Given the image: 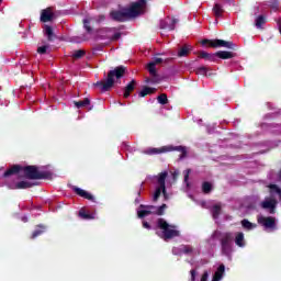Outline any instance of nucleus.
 <instances>
[{"mask_svg":"<svg viewBox=\"0 0 281 281\" xmlns=\"http://www.w3.org/2000/svg\"><path fill=\"white\" fill-rule=\"evenodd\" d=\"M144 5H146V0H138L123 11H111L110 19H112V21H116L117 23H124V21H128V19H135V16H139L142 10H144Z\"/></svg>","mask_w":281,"mask_h":281,"instance_id":"nucleus-1","label":"nucleus"},{"mask_svg":"<svg viewBox=\"0 0 281 281\" xmlns=\"http://www.w3.org/2000/svg\"><path fill=\"white\" fill-rule=\"evenodd\" d=\"M126 75V66H117L113 70L108 72L105 80L97 81L94 87H99L102 93H106V91H111L116 82H120L122 78Z\"/></svg>","mask_w":281,"mask_h":281,"instance_id":"nucleus-2","label":"nucleus"},{"mask_svg":"<svg viewBox=\"0 0 281 281\" xmlns=\"http://www.w3.org/2000/svg\"><path fill=\"white\" fill-rule=\"evenodd\" d=\"M22 172L25 179H30L32 181L52 178V173L49 171H40L38 167L34 165L22 167Z\"/></svg>","mask_w":281,"mask_h":281,"instance_id":"nucleus-3","label":"nucleus"},{"mask_svg":"<svg viewBox=\"0 0 281 281\" xmlns=\"http://www.w3.org/2000/svg\"><path fill=\"white\" fill-rule=\"evenodd\" d=\"M157 227L162 231L161 238L164 240H170L180 236L179 231L176 229L177 226L168 224L164 218L157 220Z\"/></svg>","mask_w":281,"mask_h":281,"instance_id":"nucleus-4","label":"nucleus"},{"mask_svg":"<svg viewBox=\"0 0 281 281\" xmlns=\"http://www.w3.org/2000/svg\"><path fill=\"white\" fill-rule=\"evenodd\" d=\"M169 150H177L180 154V159L188 157V149L184 146L176 147H161V148H149L144 151L145 155H161V153H168Z\"/></svg>","mask_w":281,"mask_h":281,"instance_id":"nucleus-5","label":"nucleus"},{"mask_svg":"<svg viewBox=\"0 0 281 281\" xmlns=\"http://www.w3.org/2000/svg\"><path fill=\"white\" fill-rule=\"evenodd\" d=\"M202 45H209V47H213L214 49L218 47H225L226 49H233L236 52L237 46L234 42H227L225 40H202Z\"/></svg>","mask_w":281,"mask_h":281,"instance_id":"nucleus-6","label":"nucleus"},{"mask_svg":"<svg viewBox=\"0 0 281 281\" xmlns=\"http://www.w3.org/2000/svg\"><path fill=\"white\" fill-rule=\"evenodd\" d=\"M232 243H234V233H225L221 238L222 254L224 256L232 255Z\"/></svg>","mask_w":281,"mask_h":281,"instance_id":"nucleus-7","label":"nucleus"},{"mask_svg":"<svg viewBox=\"0 0 281 281\" xmlns=\"http://www.w3.org/2000/svg\"><path fill=\"white\" fill-rule=\"evenodd\" d=\"M177 23H179V19L172 18H167L165 20H160L159 22V29L160 30H169V32L175 31V27H177Z\"/></svg>","mask_w":281,"mask_h":281,"instance_id":"nucleus-8","label":"nucleus"},{"mask_svg":"<svg viewBox=\"0 0 281 281\" xmlns=\"http://www.w3.org/2000/svg\"><path fill=\"white\" fill-rule=\"evenodd\" d=\"M257 222L259 223V225H262V227H265L266 229H276V217L259 216L257 218Z\"/></svg>","mask_w":281,"mask_h":281,"instance_id":"nucleus-9","label":"nucleus"},{"mask_svg":"<svg viewBox=\"0 0 281 281\" xmlns=\"http://www.w3.org/2000/svg\"><path fill=\"white\" fill-rule=\"evenodd\" d=\"M41 22L42 23H49L50 21L56 19V14H54V11L50 7L43 9L41 11Z\"/></svg>","mask_w":281,"mask_h":281,"instance_id":"nucleus-10","label":"nucleus"},{"mask_svg":"<svg viewBox=\"0 0 281 281\" xmlns=\"http://www.w3.org/2000/svg\"><path fill=\"white\" fill-rule=\"evenodd\" d=\"M21 172H23V166L12 165L9 169L4 171L3 178L8 179L10 177H14V175H21Z\"/></svg>","mask_w":281,"mask_h":281,"instance_id":"nucleus-11","label":"nucleus"},{"mask_svg":"<svg viewBox=\"0 0 281 281\" xmlns=\"http://www.w3.org/2000/svg\"><path fill=\"white\" fill-rule=\"evenodd\" d=\"M34 186H38L36 182H30V181H20L15 184L9 186L10 190H27L30 188H34Z\"/></svg>","mask_w":281,"mask_h":281,"instance_id":"nucleus-12","label":"nucleus"},{"mask_svg":"<svg viewBox=\"0 0 281 281\" xmlns=\"http://www.w3.org/2000/svg\"><path fill=\"white\" fill-rule=\"evenodd\" d=\"M135 87H137V81L135 79H133L132 81H130L126 85V87H124L123 98H125V99L131 98V93H133V91H135Z\"/></svg>","mask_w":281,"mask_h":281,"instance_id":"nucleus-13","label":"nucleus"},{"mask_svg":"<svg viewBox=\"0 0 281 281\" xmlns=\"http://www.w3.org/2000/svg\"><path fill=\"white\" fill-rule=\"evenodd\" d=\"M157 66L155 64H153V61H150L147 65V70L149 71L153 80L151 82H161V79L159 78V75L157 74Z\"/></svg>","mask_w":281,"mask_h":281,"instance_id":"nucleus-14","label":"nucleus"},{"mask_svg":"<svg viewBox=\"0 0 281 281\" xmlns=\"http://www.w3.org/2000/svg\"><path fill=\"white\" fill-rule=\"evenodd\" d=\"M74 192L76 194H78V196H81L82 199H87L88 201L95 202V198H93V195L91 193L87 192L86 190H82L78 187H74Z\"/></svg>","mask_w":281,"mask_h":281,"instance_id":"nucleus-15","label":"nucleus"},{"mask_svg":"<svg viewBox=\"0 0 281 281\" xmlns=\"http://www.w3.org/2000/svg\"><path fill=\"white\" fill-rule=\"evenodd\" d=\"M192 45L184 44L180 49L178 50V58H186L190 56V53L192 52Z\"/></svg>","mask_w":281,"mask_h":281,"instance_id":"nucleus-16","label":"nucleus"},{"mask_svg":"<svg viewBox=\"0 0 281 281\" xmlns=\"http://www.w3.org/2000/svg\"><path fill=\"white\" fill-rule=\"evenodd\" d=\"M168 177V171L160 172L158 176V186L162 188V194L166 196V179Z\"/></svg>","mask_w":281,"mask_h":281,"instance_id":"nucleus-17","label":"nucleus"},{"mask_svg":"<svg viewBox=\"0 0 281 281\" xmlns=\"http://www.w3.org/2000/svg\"><path fill=\"white\" fill-rule=\"evenodd\" d=\"M216 56L222 60H229V58H236V53L227 52V50H218L216 52Z\"/></svg>","mask_w":281,"mask_h":281,"instance_id":"nucleus-18","label":"nucleus"},{"mask_svg":"<svg viewBox=\"0 0 281 281\" xmlns=\"http://www.w3.org/2000/svg\"><path fill=\"white\" fill-rule=\"evenodd\" d=\"M44 34L47 37V41H49L50 43L56 41V35L54 33V29L47 24L44 25Z\"/></svg>","mask_w":281,"mask_h":281,"instance_id":"nucleus-19","label":"nucleus"},{"mask_svg":"<svg viewBox=\"0 0 281 281\" xmlns=\"http://www.w3.org/2000/svg\"><path fill=\"white\" fill-rule=\"evenodd\" d=\"M224 273H225V265H220L217 270L213 274L212 281H221V280H223Z\"/></svg>","mask_w":281,"mask_h":281,"instance_id":"nucleus-20","label":"nucleus"},{"mask_svg":"<svg viewBox=\"0 0 281 281\" xmlns=\"http://www.w3.org/2000/svg\"><path fill=\"white\" fill-rule=\"evenodd\" d=\"M276 203H278L276 200L263 201L261 203V207H263V210H271L270 214H273L276 210Z\"/></svg>","mask_w":281,"mask_h":281,"instance_id":"nucleus-21","label":"nucleus"},{"mask_svg":"<svg viewBox=\"0 0 281 281\" xmlns=\"http://www.w3.org/2000/svg\"><path fill=\"white\" fill-rule=\"evenodd\" d=\"M178 249L180 254H184L186 256H192L194 254V247L191 245H180Z\"/></svg>","mask_w":281,"mask_h":281,"instance_id":"nucleus-22","label":"nucleus"},{"mask_svg":"<svg viewBox=\"0 0 281 281\" xmlns=\"http://www.w3.org/2000/svg\"><path fill=\"white\" fill-rule=\"evenodd\" d=\"M45 229H46L45 225H42V224L37 225L36 229L33 232L31 236L32 240H34V238H38V236H42V234H45Z\"/></svg>","mask_w":281,"mask_h":281,"instance_id":"nucleus-23","label":"nucleus"},{"mask_svg":"<svg viewBox=\"0 0 281 281\" xmlns=\"http://www.w3.org/2000/svg\"><path fill=\"white\" fill-rule=\"evenodd\" d=\"M235 245H237V247H245V234L243 232L236 234Z\"/></svg>","mask_w":281,"mask_h":281,"instance_id":"nucleus-24","label":"nucleus"},{"mask_svg":"<svg viewBox=\"0 0 281 281\" xmlns=\"http://www.w3.org/2000/svg\"><path fill=\"white\" fill-rule=\"evenodd\" d=\"M213 12H214V16H216V19H221V16H223V12H225V10L223 9V5L215 3L213 7Z\"/></svg>","mask_w":281,"mask_h":281,"instance_id":"nucleus-25","label":"nucleus"},{"mask_svg":"<svg viewBox=\"0 0 281 281\" xmlns=\"http://www.w3.org/2000/svg\"><path fill=\"white\" fill-rule=\"evenodd\" d=\"M74 104L77 109H85V106H89V104H91V100L89 98H85L82 101H75Z\"/></svg>","mask_w":281,"mask_h":281,"instance_id":"nucleus-26","label":"nucleus"},{"mask_svg":"<svg viewBox=\"0 0 281 281\" xmlns=\"http://www.w3.org/2000/svg\"><path fill=\"white\" fill-rule=\"evenodd\" d=\"M155 93V88L144 87L143 90L138 93L139 98H146V95H150Z\"/></svg>","mask_w":281,"mask_h":281,"instance_id":"nucleus-27","label":"nucleus"},{"mask_svg":"<svg viewBox=\"0 0 281 281\" xmlns=\"http://www.w3.org/2000/svg\"><path fill=\"white\" fill-rule=\"evenodd\" d=\"M267 23V18L265 15H259L255 20L256 27L260 29Z\"/></svg>","mask_w":281,"mask_h":281,"instance_id":"nucleus-28","label":"nucleus"},{"mask_svg":"<svg viewBox=\"0 0 281 281\" xmlns=\"http://www.w3.org/2000/svg\"><path fill=\"white\" fill-rule=\"evenodd\" d=\"M79 216L85 221H93V218H95L93 214L87 213L85 210L79 211Z\"/></svg>","mask_w":281,"mask_h":281,"instance_id":"nucleus-29","label":"nucleus"},{"mask_svg":"<svg viewBox=\"0 0 281 281\" xmlns=\"http://www.w3.org/2000/svg\"><path fill=\"white\" fill-rule=\"evenodd\" d=\"M166 210H168L167 204H162L160 206H156V216H164L166 214Z\"/></svg>","mask_w":281,"mask_h":281,"instance_id":"nucleus-30","label":"nucleus"},{"mask_svg":"<svg viewBox=\"0 0 281 281\" xmlns=\"http://www.w3.org/2000/svg\"><path fill=\"white\" fill-rule=\"evenodd\" d=\"M212 215H213V218H218V216H221V205L218 204L213 205Z\"/></svg>","mask_w":281,"mask_h":281,"instance_id":"nucleus-31","label":"nucleus"},{"mask_svg":"<svg viewBox=\"0 0 281 281\" xmlns=\"http://www.w3.org/2000/svg\"><path fill=\"white\" fill-rule=\"evenodd\" d=\"M202 192L204 194H210V192H212V183L210 182H203L202 183Z\"/></svg>","mask_w":281,"mask_h":281,"instance_id":"nucleus-32","label":"nucleus"},{"mask_svg":"<svg viewBox=\"0 0 281 281\" xmlns=\"http://www.w3.org/2000/svg\"><path fill=\"white\" fill-rule=\"evenodd\" d=\"M140 209L148 210V212H151L150 214H156L157 215V206H155V205L140 204Z\"/></svg>","mask_w":281,"mask_h":281,"instance_id":"nucleus-33","label":"nucleus"},{"mask_svg":"<svg viewBox=\"0 0 281 281\" xmlns=\"http://www.w3.org/2000/svg\"><path fill=\"white\" fill-rule=\"evenodd\" d=\"M150 213H153V211H148V209H145V210L138 211L137 216L138 218H146V216H150Z\"/></svg>","mask_w":281,"mask_h":281,"instance_id":"nucleus-34","label":"nucleus"},{"mask_svg":"<svg viewBox=\"0 0 281 281\" xmlns=\"http://www.w3.org/2000/svg\"><path fill=\"white\" fill-rule=\"evenodd\" d=\"M83 27L88 32V34H91V32H93V29H91V20L85 19L83 20Z\"/></svg>","mask_w":281,"mask_h":281,"instance_id":"nucleus-35","label":"nucleus"},{"mask_svg":"<svg viewBox=\"0 0 281 281\" xmlns=\"http://www.w3.org/2000/svg\"><path fill=\"white\" fill-rule=\"evenodd\" d=\"M207 70H209L207 67L201 66V67L195 69V74L198 76H207Z\"/></svg>","mask_w":281,"mask_h":281,"instance_id":"nucleus-36","label":"nucleus"},{"mask_svg":"<svg viewBox=\"0 0 281 281\" xmlns=\"http://www.w3.org/2000/svg\"><path fill=\"white\" fill-rule=\"evenodd\" d=\"M158 103L159 104H168V94L161 93L160 95L157 97Z\"/></svg>","mask_w":281,"mask_h":281,"instance_id":"nucleus-37","label":"nucleus"},{"mask_svg":"<svg viewBox=\"0 0 281 281\" xmlns=\"http://www.w3.org/2000/svg\"><path fill=\"white\" fill-rule=\"evenodd\" d=\"M241 226L244 227V229H254V227H256V225L249 222V220H243Z\"/></svg>","mask_w":281,"mask_h":281,"instance_id":"nucleus-38","label":"nucleus"},{"mask_svg":"<svg viewBox=\"0 0 281 281\" xmlns=\"http://www.w3.org/2000/svg\"><path fill=\"white\" fill-rule=\"evenodd\" d=\"M269 8H271V10H273V12H278V10L280 8V2H278V0H271L269 2Z\"/></svg>","mask_w":281,"mask_h":281,"instance_id":"nucleus-39","label":"nucleus"},{"mask_svg":"<svg viewBox=\"0 0 281 281\" xmlns=\"http://www.w3.org/2000/svg\"><path fill=\"white\" fill-rule=\"evenodd\" d=\"M87 54V52L82 50V49H78L75 50V53L72 54V58H75V60H78L80 58H82V56H85Z\"/></svg>","mask_w":281,"mask_h":281,"instance_id":"nucleus-40","label":"nucleus"},{"mask_svg":"<svg viewBox=\"0 0 281 281\" xmlns=\"http://www.w3.org/2000/svg\"><path fill=\"white\" fill-rule=\"evenodd\" d=\"M161 192H164V188L158 187L154 193L153 201L156 203V201H159V196H161Z\"/></svg>","mask_w":281,"mask_h":281,"instance_id":"nucleus-41","label":"nucleus"},{"mask_svg":"<svg viewBox=\"0 0 281 281\" xmlns=\"http://www.w3.org/2000/svg\"><path fill=\"white\" fill-rule=\"evenodd\" d=\"M190 172H192L191 169H187V170L183 171V175H184V183H186L187 188L190 187V182H189V180H190Z\"/></svg>","mask_w":281,"mask_h":281,"instance_id":"nucleus-42","label":"nucleus"},{"mask_svg":"<svg viewBox=\"0 0 281 281\" xmlns=\"http://www.w3.org/2000/svg\"><path fill=\"white\" fill-rule=\"evenodd\" d=\"M268 188L270 190V194H278V190H280V187H278V184H269Z\"/></svg>","mask_w":281,"mask_h":281,"instance_id":"nucleus-43","label":"nucleus"},{"mask_svg":"<svg viewBox=\"0 0 281 281\" xmlns=\"http://www.w3.org/2000/svg\"><path fill=\"white\" fill-rule=\"evenodd\" d=\"M47 49H49V45L40 46L37 47V54H47Z\"/></svg>","mask_w":281,"mask_h":281,"instance_id":"nucleus-44","label":"nucleus"},{"mask_svg":"<svg viewBox=\"0 0 281 281\" xmlns=\"http://www.w3.org/2000/svg\"><path fill=\"white\" fill-rule=\"evenodd\" d=\"M120 38H122V33L116 32L113 34V36L110 37V41L115 42V41H120Z\"/></svg>","mask_w":281,"mask_h":281,"instance_id":"nucleus-45","label":"nucleus"},{"mask_svg":"<svg viewBox=\"0 0 281 281\" xmlns=\"http://www.w3.org/2000/svg\"><path fill=\"white\" fill-rule=\"evenodd\" d=\"M209 56H210V53L207 52L202 50L199 53V58H204V60H207Z\"/></svg>","mask_w":281,"mask_h":281,"instance_id":"nucleus-46","label":"nucleus"},{"mask_svg":"<svg viewBox=\"0 0 281 281\" xmlns=\"http://www.w3.org/2000/svg\"><path fill=\"white\" fill-rule=\"evenodd\" d=\"M216 58H218V55H216V53L209 54L207 60H210L211 63H214L216 60Z\"/></svg>","mask_w":281,"mask_h":281,"instance_id":"nucleus-47","label":"nucleus"},{"mask_svg":"<svg viewBox=\"0 0 281 281\" xmlns=\"http://www.w3.org/2000/svg\"><path fill=\"white\" fill-rule=\"evenodd\" d=\"M161 63H164V59L160 57H156L154 58V60L151 61L153 65H161Z\"/></svg>","mask_w":281,"mask_h":281,"instance_id":"nucleus-48","label":"nucleus"},{"mask_svg":"<svg viewBox=\"0 0 281 281\" xmlns=\"http://www.w3.org/2000/svg\"><path fill=\"white\" fill-rule=\"evenodd\" d=\"M209 278H210V272L204 271L200 281H207Z\"/></svg>","mask_w":281,"mask_h":281,"instance_id":"nucleus-49","label":"nucleus"},{"mask_svg":"<svg viewBox=\"0 0 281 281\" xmlns=\"http://www.w3.org/2000/svg\"><path fill=\"white\" fill-rule=\"evenodd\" d=\"M190 273H191V281H196V270L192 269Z\"/></svg>","mask_w":281,"mask_h":281,"instance_id":"nucleus-50","label":"nucleus"},{"mask_svg":"<svg viewBox=\"0 0 281 281\" xmlns=\"http://www.w3.org/2000/svg\"><path fill=\"white\" fill-rule=\"evenodd\" d=\"M145 82H146V85H159V82H154L153 81V77L151 78H146Z\"/></svg>","mask_w":281,"mask_h":281,"instance_id":"nucleus-51","label":"nucleus"},{"mask_svg":"<svg viewBox=\"0 0 281 281\" xmlns=\"http://www.w3.org/2000/svg\"><path fill=\"white\" fill-rule=\"evenodd\" d=\"M143 227H145V229H150V224L148 222H143Z\"/></svg>","mask_w":281,"mask_h":281,"instance_id":"nucleus-52","label":"nucleus"},{"mask_svg":"<svg viewBox=\"0 0 281 281\" xmlns=\"http://www.w3.org/2000/svg\"><path fill=\"white\" fill-rule=\"evenodd\" d=\"M277 194H279V199H280V201H281V189H277Z\"/></svg>","mask_w":281,"mask_h":281,"instance_id":"nucleus-53","label":"nucleus"},{"mask_svg":"<svg viewBox=\"0 0 281 281\" xmlns=\"http://www.w3.org/2000/svg\"><path fill=\"white\" fill-rule=\"evenodd\" d=\"M278 25H279V32L281 34V22L280 21H278Z\"/></svg>","mask_w":281,"mask_h":281,"instance_id":"nucleus-54","label":"nucleus"},{"mask_svg":"<svg viewBox=\"0 0 281 281\" xmlns=\"http://www.w3.org/2000/svg\"><path fill=\"white\" fill-rule=\"evenodd\" d=\"M99 19H100V21H104L105 18H104V15H100Z\"/></svg>","mask_w":281,"mask_h":281,"instance_id":"nucleus-55","label":"nucleus"},{"mask_svg":"<svg viewBox=\"0 0 281 281\" xmlns=\"http://www.w3.org/2000/svg\"><path fill=\"white\" fill-rule=\"evenodd\" d=\"M1 1H3V0H0V3H1Z\"/></svg>","mask_w":281,"mask_h":281,"instance_id":"nucleus-56","label":"nucleus"}]
</instances>
